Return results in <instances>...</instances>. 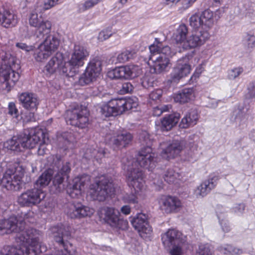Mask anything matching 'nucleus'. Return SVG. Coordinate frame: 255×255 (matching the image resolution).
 <instances>
[{
    "label": "nucleus",
    "instance_id": "1",
    "mask_svg": "<svg viewBox=\"0 0 255 255\" xmlns=\"http://www.w3.org/2000/svg\"><path fill=\"white\" fill-rule=\"evenodd\" d=\"M41 233L34 229H27L15 236L16 246H5L0 255H37L44 251L41 245Z\"/></svg>",
    "mask_w": 255,
    "mask_h": 255
},
{
    "label": "nucleus",
    "instance_id": "2",
    "mask_svg": "<svg viewBox=\"0 0 255 255\" xmlns=\"http://www.w3.org/2000/svg\"><path fill=\"white\" fill-rule=\"evenodd\" d=\"M44 133L40 129L24 130L18 136H14L4 143V146L8 149L21 151L25 148H32L44 138Z\"/></svg>",
    "mask_w": 255,
    "mask_h": 255
},
{
    "label": "nucleus",
    "instance_id": "3",
    "mask_svg": "<svg viewBox=\"0 0 255 255\" xmlns=\"http://www.w3.org/2000/svg\"><path fill=\"white\" fill-rule=\"evenodd\" d=\"M0 59L1 60L0 81L8 91L19 79V74L15 71L19 68V65L16 64L14 57L4 52L0 53Z\"/></svg>",
    "mask_w": 255,
    "mask_h": 255
},
{
    "label": "nucleus",
    "instance_id": "4",
    "mask_svg": "<svg viewBox=\"0 0 255 255\" xmlns=\"http://www.w3.org/2000/svg\"><path fill=\"white\" fill-rule=\"evenodd\" d=\"M133 162H131V166L127 165V177L129 186L133 188L134 193L127 194L123 197L125 202L130 204L137 203L136 194L143 189L144 185L143 173L139 168L134 167Z\"/></svg>",
    "mask_w": 255,
    "mask_h": 255
},
{
    "label": "nucleus",
    "instance_id": "5",
    "mask_svg": "<svg viewBox=\"0 0 255 255\" xmlns=\"http://www.w3.org/2000/svg\"><path fill=\"white\" fill-rule=\"evenodd\" d=\"M114 192L113 181L110 176L107 175L100 177L90 186V195L94 200L104 201Z\"/></svg>",
    "mask_w": 255,
    "mask_h": 255
},
{
    "label": "nucleus",
    "instance_id": "6",
    "mask_svg": "<svg viewBox=\"0 0 255 255\" xmlns=\"http://www.w3.org/2000/svg\"><path fill=\"white\" fill-rule=\"evenodd\" d=\"M47 160L50 165L49 169L52 171L53 184L59 187L71 171L70 163L57 155L49 156Z\"/></svg>",
    "mask_w": 255,
    "mask_h": 255
},
{
    "label": "nucleus",
    "instance_id": "7",
    "mask_svg": "<svg viewBox=\"0 0 255 255\" xmlns=\"http://www.w3.org/2000/svg\"><path fill=\"white\" fill-rule=\"evenodd\" d=\"M89 113L85 108L77 106L66 112V122L68 124L83 128L89 124Z\"/></svg>",
    "mask_w": 255,
    "mask_h": 255
},
{
    "label": "nucleus",
    "instance_id": "8",
    "mask_svg": "<svg viewBox=\"0 0 255 255\" xmlns=\"http://www.w3.org/2000/svg\"><path fill=\"white\" fill-rule=\"evenodd\" d=\"M23 172L18 173L13 169H8L4 172L1 180V185L8 190L18 191L24 185L21 179Z\"/></svg>",
    "mask_w": 255,
    "mask_h": 255
},
{
    "label": "nucleus",
    "instance_id": "9",
    "mask_svg": "<svg viewBox=\"0 0 255 255\" xmlns=\"http://www.w3.org/2000/svg\"><path fill=\"white\" fill-rule=\"evenodd\" d=\"M45 196V193L41 189L34 188L22 193L18 197L17 202L21 206L32 207L39 204Z\"/></svg>",
    "mask_w": 255,
    "mask_h": 255
},
{
    "label": "nucleus",
    "instance_id": "10",
    "mask_svg": "<svg viewBox=\"0 0 255 255\" xmlns=\"http://www.w3.org/2000/svg\"><path fill=\"white\" fill-rule=\"evenodd\" d=\"M25 221H18L15 216H11L8 219L0 220V233L7 234L15 233L17 235L19 232L25 231L29 228H25Z\"/></svg>",
    "mask_w": 255,
    "mask_h": 255
},
{
    "label": "nucleus",
    "instance_id": "11",
    "mask_svg": "<svg viewBox=\"0 0 255 255\" xmlns=\"http://www.w3.org/2000/svg\"><path fill=\"white\" fill-rule=\"evenodd\" d=\"M139 69L134 65H128L117 67L108 73L112 79H132L138 76Z\"/></svg>",
    "mask_w": 255,
    "mask_h": 255
},
{
    "label": "nucleus",
    "instance_id": "12",
    "mask_svg": "<svg viewBox=\"0 0 255 255\" xmlns=\"http://www.w3.org/2000/svg\"><path fill=\"white\" fill-rule=\"evenodd\" d=\"M136 162L142 167L152 170L155 167V154L149 145H146L139 152Z\"/></svg>",
    "mask_w": 255,
    "mask_h": 255
},
{
    "label": "nucleus",
    "instance_id": "13",
    "mask_svg": "<svg viewBox=\"0 0 255 255\" xmlns=\"http://www.w3.org/2000/svg\"><path fill=\"white\" fill-rule=\"evenodd\" d=\"M209 37L210 34L207 30L196 31L187 37L183 43L182 48L188 49L200 46L204 44Z\"/></svg>",
    "mask_w": 255,
    "mask_h": 255
},
{
    "label": "nucleus",
    "instance_id": "14",
    "mask_svg": "<svg viewBox=\"0 0 255 255\" xmlns=\"http://www.w3.org/2000/svg\"><path fill=\"white\" fill-rule=\"evenodd\" d=\"M189 56L183 57L177 61L173 72L170 74L171 82H177L181 78L187 76L191 71V66L188 63Z\"/></svg>",
    "mask_w": 255,
    "mask_h": 255
},
{
    "label": "nucleus",
    "instance_id": "15",
    "mask_svg": "<svg viewBox=\"0 0 255 255\" xmlns=\"http://www.w3.org/2000/svg\"><path fill=\"white\" fill-rule=\"evenodd\" d=\"M161 240L164 247L170 249L172 246L183 244L184 240L182 234L174 229H169L161 235Z\"/></svg>",
    "mask_w": 255,
    "mask_h": 255
},
{
    "label": "nucleus",
    "instance_id": "16",
    "mask_svg": "<svg viewBox=\"0 0 255 255\" xmlns=\"http://www.w3.org/2000/svg\"><path fill=\"white\" fill-rule=\"evenodd\" d=\"M65 212L71 218H80L90 216L94 213V210L81 204L70 203L67 206Z\"/></svg>",
    "mask_w": 255,
    "mask_h": 255
},
{
    "label": "nucleus",
    "instance_id": "17",
    "mask_svg": "<svg viewBox=\"0 0 255 255\" xmlns=\"http://www.w3.org/2000/svg\"><path fill=\"white\" fill-rule=\"evenodd\" d=\"M159 204L161 210L167 214L177 212L181 206V202L178 198L169 196L161 197Z\"/></svg>",
    "mask_w": 255,
    "mask_h": 255
},
{
    "label": "nucleus",
    "instance_id": "18",
    "mask_svg": "<svg viewBox=\"0 0 255 255\" xmlns=\"http://www.w3.org/2000/svg\"><path fill=\"white\" fill-rule=\"evenodd\" d=\"M219 179L218 175H210L209 178L203 182L195 191L197 198L203 197L215 188Z\"/></svg>",
    "mask_w": 255,
    "mask_h": 255
},
{
    "label": "nucleus",
    "instance_id": "19",
    "mask_svg": "<svg viewBox=\"0 0 255 255\" xmlns=\"http://www.w3.org/2000/svg\"><path fill=\"white\" fill-rule=\"evenodd\" d=\"M133 136L126 131H118L110 139V144L114 149L126 147L129 144Z\"/></svg>",
    "mask_w": 255,
    "mask_h": 255
},
{
    "label": "nucleus",
    "instance_id": "20",
    "mask_svg": "<svg viewBox=\"0 0 255 255\" xmlns=\"http://www.w3.org/2000/svg\"><path fill=\"white\" fill-rule=\"evenodd\" d=\"M133 227L141 234H150L152 232L151 227L148 224L147 216L139 213L130 221Z\"/></svg>",
    "mask_w": 255,
    "mask_h": 255
},
{
    "label": "nucleus",
    "instance_id": "21",
    "mask_svg": "<svg viewBox=\"0 0 255 255\" xmlns=\"http://www.w3.org/2000/svg\"><path fill=\"white\" fill-rule=\"evenodd\" d=\"M89 53L86 48L80 44L74 45L71 57V62L75 65L83 66L84 61L88 57Z\"/></svg>",
    "mask_w": 255,
    "mask_h": 255
},
{
    "label": "nucleus",
    "instance_id": "22",
    "mask_svg": "<svg viewBox=\"0 0 255 255\" xmlns=\"http://www.w3.org/2000/svg\"><path fill=\"white\" fill-rule=\"evenodd\" d=\"M89 181L90 177L87 175L75 178L73 180V184L68 187L67 193L73 198L77 197L81 194L84 186L88 184Z\"/></svg>",
    "mask_w": 255,
    "mask_h": 255
},
{
    "label": "nucleus",
    "instance_id": "23",
    "mask_svg": "<svg viewBox=\"0 0 255 255\" xmlns=\"http://www.w3.org/2000/svg\"><path fill=\"white\" fill-rule=\"evenodd\" d=\"M149 60L153 63V67L151 68V72L156 74H160L166 71L170 64L169 58L161 57L153 55L149 56Z\"/></svg>",
    "mask_w": 255,
    "mask_h": 255
},
{
    "label": "nucleus",
    "instance_id": "24",
    "mask_svg": "<svg viewBox=\"0 0 255 255\" xmlns=\"http://www.w3.org/2000/svg\"><path fill=\"white\" fill-rule=\"evenodd\" d=\"M19 100L24 109L33 112L37 110L39 101L35 94L28 92L23 93L20 95Z\"/></svg>",
    "mask_w": 255,
    "mask_h": 255
},
{
    "label": "nucleus",
    "instance_id": "25",
    "mask_svg": "<svg viewBox=\"0 0 255 255\" xmlns=\"http://www.w3.org/2000/svg\"><path fill=\"white\" fill-rule=\"evenodd\" d=\"M0 22L5 27L14 26L16 23V16L7 5L0 6Z\"/></svg>",
    "mask_w": 255,
    "mask_h": 255
},
{
    "label": "nucleus",
    "instance_id": "26",
    "mask_svg": "<svg viewBox=\"0 0 255 255\" xmlns=\"http://www.w3.org/2000/svg\"><path fill=\"white\" fill-rule=\"evenodd\" d=\"M184 146L183 141H173L167 147L163 150L162 156L163 157L169 160L177 156Z\"/></svg>",
    "mask_w": 255,
    "mask_h": 255
},
{
    "label": "nucleus",
    "instance_id": "27",
    "mask_svg": "<svg viewBox=\"0 0 255 255\" xmlns=\"http://www.w3.org/2000/svg\"><path fill=\"white\" fill-rule=\"evenodd\" d=\"M63 57L60 53H57L55 56L53 57L47 65L45 66L43 71L47 75H51L59 69L60 71V66L62 65Z\"/></svg>",
    "mask_w": 255,
    "mask_h": 255
},
{
    "label": "nucleus",
    "instance_id": "28",
    "mask_svg": "<svg viewBox=\"0 0 255 255\" xmlns=\"http://www.w3.org/2000/svg\"><path fill=\"white\" fill-rule=\"evenodd\" d=\"M198 118L197 111L195 109H191L182 119L180 126L184 128L193 126L197 124Z\"/></svg>",
    "mask_w": 255,
    "mask_h": 255
},
{
    "label": "nucleus",
    "instance_id": "29",
    "mask_svg": "<svg viewBox=\"0 0 255 255\" xmlns=\"http://www.w3.org/2000/svg\"><path fill=\"white\" fill-rule=\"evenodd\" d=\"M200 16L201 19V23L202 24V29L204 30H207L211 28L214 24V12L209 9H205L203 11Z\"/></svg>",
    "mask_w": 255,
    "mask_h": 255
},
{
    "label": "nucleus",
    "instance_id": "30",
    "mask_svg": "<svg viewBox=\"0 0 255 255\" xmlns=\"http://www.w3.org/2000/svg\"><path fill=\"white\" fill-rule=\"evenodd\" d=\"M179 119V114L178 113H174L164 117L161 121V130L162 131L170 130L177 124Z\"/></svg>",
    "mask_w": 255,
    "mask_h": 255
},
{
    "label": "nucleus",
    "instance_id": "31",
    "mask_svg": "<svg viewBox=\"0 0 255 255\" xmlns=\"http://www.w3.org/2000/svg\"><path fill=\"white\" fill-rule=\"evenodd\" d=\"M194 97L193 88H185L179 91L174 97V100L180 103H185L192 100Z\"/></svg>",
    "mask_w": 255,
    "mask_h": 255
},
{
    "label": "nucleus",
    "instance_id": "32",
    "mask_svg": "<svg viewBox=\"0 0 255 255\" xmlns=\"http://www.w3.org/2000/svg\"><path fill=\"white\" fill-rule=\"evenodd\" d=\"M79 65H75L71 62L70 59L68 62H65L60 66V71L69 77H73L79 73Z\"/></svg>",
    "mask_w": 255,
    "mask_h": 255
},
{
    "label": "nucleus",
    "instance_id": "33",
    "mask_svg": "<svg viewBox=\"0 0 255 255\" xmlns=\"http://www.w3.org/2000/svg\"><path fill=\"white\" fill-rule=\"evenodd\" d=\"M59 45V39L56 37L50 35L46 38L44 42L41 44V48L46 49L52 53V52L58 48Z\"/></svg>",
    "mask_w": 255,
    "mask_h": 255
},
{
    "label": "nucleus",
    "instance_id": "34",
    "mask_svg": "<svg viewBox=\"0 0 255 255\" xmlns=\"http://www.w3.org/2000/svg\"><path fill=\"white\" fill-rule=\"evenodd\" d=\"M104 210L106 221L110 225H116V221H118L120 217V213L119 211L111 207H106Z\"/></svg>",
    "mask_w": 255,
    "mask_h": 255
},
{
    "label": "nucleus",
    "instance_id": "35",
    "mask_svg": "<svg viewBox=\"0 0 255 255\" xmlns=\"http://www.w3.org/2000/svg\"><path fill=\"white\" fill-rule=\"evenodd\" d=\"M188 33V28L186 25L182 24L179 26L173 34V38L177 43L182 44L185 41Z\"/></svg>",
    "mask_w": 255,
    "mask_h": 255
},
{
    "label": "nucleus",
    "instance_id": "36",
    "mask_svg": "<svg viewBox=\"0 0 255 255\" xmlns=\"http://www.w3.org/2000/svg\"><path fill=\"white\" fill-rule=\"evenodd\" d=\"M232 119H234L239 126H241L246 124L248 116L243 109L238 108L233 112Z\"/></svg>",
    "mask_w": 255,
    "mask_h": 255
},
{
    "label": "nucleus",
    "instance_id": "37",
    "mask_svg": "<svg viewBox=\"0 0 255 255\" xmlns=\"http://www.w3.org/2000/svg\"><path fill=\"white\" fill-rule=\"evenodd\" d=\"M52 176H53L52 171L51 169L48 168L36 180L35 184L37 187V188L45 187L48 185L51 180Z\"/></svg>",
    "mask_w": 255,
    "mask_h": 255
},
{
    "label": "nucleus",
    "instance_id": "38",
    "mask_svg": "<svg viewBox=\"0 0 255 255\" xmlns=\"http://www.w3.org/2000/svg\"><path fill=\"white\" fill-rule=\"evenodd\" d=\"M86 68L98 77L102 70V61L98 58H94L90 61Z\"/></svg>",
    "mask_w": 255,
    "mask_h": 255
},
{
    "label": "nucleus",
    "instance_id": "39",
    "mask_svg": "<svg viewBox=\"0 0 255 255\" xmlns=\"http://www.w3.org/2000/svg\"><path fill=\"white\" fill-rule=\"evenodd\" d=\"M109 103L117 115H121L125 112L123 107L125 103H124L123 98L112 99L109 101Z\"/></svg>",
    "mask_w": 255,
    "mask_h": 255
},
{
    "label": "nucleus",
    "instance_id": "40",
    "mask_svg": "<svg viewBox=\"0 0 255 255\" xmlns=\"http://www.w3.org/2000/svg\"><path fill=\"white\" fill-rule=\"evenodd\" d=\"M96 76L94 75L87 68L85 72L80 77L79 79V83L81 86H85L89 84L96 78Z\"/></svg>",
    "mask_w": 255,
    "mask_h": 255
},
{
    "label": "nucleus",
    "instance_id": "41",
    "mask_svg": "<svg viewBox=\"0 0 255 255\" xmlns=\"http://www.w3.org/2000/svg\"><path fill=\"white\" fill-rule=\"evenodd\" d=\"M51 22L48 20H43L42 22L37 27L36 30L38 33V36H43L50 33L51 28Z\"/></svg>",
    "mask_w": 255,
    "mask_h": 255
},
{
    "label": "nucleus",
    "instance_id": "42",
    "mask_svg": "<svg viewBox=\"0 0 255 255\" xmlns=\"http://www.w3.org/2000/svg\"><path fill=\"white\" fill-rule=\"evenodd\" d=\"M43 18L41 13H38L36 11H32L29 18V24L30 26L37 28L42 22Z\"/></svg>",
    "mask_w": 255,
    "mask_h": 255
},
{
    "label": "nucleus",
    "instance_id": "43",
    "mask_svg": "<svg viewBox=\"0 0 255 255\" xmlns=\"http://www.w3.org/2000/svg\"><path fill=\"white\" fill-rule=\"evenodd\" d=\"M51 53L46 49L41 48V45L34 53V57L37 62H42L46 59Z\"/></svg>",
    "mask_w": 255,
    "mask_h": 255
},
{
    "label": "nucleus",
    "instance_id": "44",
    "mask_svg": "<svg viewBox=\"0 0 255 255\" xmlns=\"http://www.w3.org/2000/svg\"><path fill=\"white\" fill-rule=\"evenodd\" d=\"M178 173L171 168L168 169L162 175L164 181L167 183H173L179 177Z\"/></svg>",
    "mask_w": 255,
    "mask_h": 255
},
{
    "label": "nucleus",
    "instance_id": "45",
    "mask_svg": "<svg viewBox=\"0 0 255 255\" xmlns=\"http://www.w3.org/2000/svg\"><path fill=\"white\" fill-rule=\"evenodd\" d=\"M62 140L64 142V145L62 147L66 149L68 148H72L73 147V143L75 141V138L71 133H64L62 135Z\"/></svg>",
    "mask_w": 255,
    "mask_h": 255
},
{
    "label": "nucleus",
    "instance_id": "46",
    "mask_svg": "<svg viewBox=\"0 0 255 255\" xmlns=\"http://www.w3.org/2000/svg\"><path fill=\"white\" fill-rule=\"evenodd\" d=\"M134 54L133 51L126 50L118 55L117 61L119 63H125L133 58Z\"/></svg>",
    "mask_w": 255,
    "mask_h": 255
},
{
    "label": "nucleus",
    "instance_id": "47",
    "mask_svg": "<svg viewBox=\"0 0 255 255\" xmlns=\"http://www.w3.org/2000/svg\"><path fill=\"white\" fill-rule=\"evenodd\" d=\"M221 251L226 255H241L243 253V250L241 249L236 248L230 245L221 248Z\"/></svg>",
    "mask_w": 255,
    "mask_h": 255
},
{
    "label": "nucleus",
    "instance_id": "48",
    "mask_svg": "<svg viewBox=\"0 0 255 255\" xmlns=\"http://www.w3.org/2000/svg\"><path fill=\"white\" fill-rule=\"evenodd\" d=\"M114 111V110L112 108L109 102L107 104L103 105L101 108L102 115L103 117L106 118L117 116V114Z\"/></svg>",
    "mask_w": 255,
    "mask_h": 255
},
{
    "label": "nucleus",
    "instance_id": "49",
    "mask_svg": "<svg viewBox=\"0 0 255 255\" xmlns=\"http://www.w3.org/2000/svg\"><path fill=\"white\" fill-rule=\"evenodd\" d=\"M124 103H125L123 106L125 109V112L135 109L138 106L136 98L124 99Z\"/></svg>",
    "mask_w": 255,
    "mask_h": 255
},
{
    "label": "nucleus",
    "instance_id": "50",
    "mask_svg": "<svg viewBox=\"0 0 255 255\" xmlns=\"http://www.w3.org/2000/svg\"><path fill=\"white\" fill-rule=\"evenodd\" d=\"M190 25L195 29L201 27L202 28V24L201 23V19L200 14H195L191 16L189 19Z\"/></svg>",
    "mask_w": 255,
    "mask_h": 255
},
{
    "label": "nucleus",
    "instance_id": "51",
    "mask_svg": "<svg viewBox=\"0 0 255 255\" xmlns=\"http://www.w3.org/2000/svg\"><path fill=\"white\" fill-rule=\"evenodd\" d=\"M140 142L143 145H151V140L148 133L146 131H142L138 135Z\"/></svg>",
    "mask_w": 255,
    "mask_h": 255
},
{
    "label": "nucleus",
    "instance_id": "52",
    "mask_svg": "<svg viewBox=\"0 0 255 255\" xmlns=\"http://www.w3.org/2000/svg\"><path fill=\"white\" fill-rule=\"evenodd\" d=\"M99 1L100 0H88L84 3L79 5V10L80 12H83L93 7L94 5L98 3Z\"/></svg>",
    "mask_w": 255,
    "mask_h": 255
},
{
    "label": "nucleus",
    "instance_id": "53",
    "mask_svg": "<svg viewBox=\"0 0 255 255\" xmlns=\"http://www.w3.org/2000/svg\"><path fill=\"white\" fill-rule=\"evenodd\" d=\"M196 0H165V3L169 4L171 3H177L180 2L183 9H187Z\"/></svg>",
    "mask_w": 255,
    "mask_h": 255
},
{
    "label": "nucleus",
    "instance_id": "54",
    "mask_svg": "<svg viewBox=\"0 0 255 255\" xmlns=\"http://www.w3.org/2000/svg\"><path fill=\"white\" fill-rule=\"evenodd\" d=\"M210 247L208 244H201L199 246L197 255H211Z\"/></svg>",
    "mask_w": 255,
    "mask_h": 255
},
{
    "label": "nucleus",
    "instance_id": "55",
    "mask_svg": "<svg viewBox=\"0 0 255 255\" xmlns=\"http://www.w3.org/2000/svg\"><path fill=\"white\" fill-rule=\"evenodd\" d=\"M243 72L242 67L235 68L228 71V78L230 80H234L238 77Z\"/></svg>",
    "mask_w": 255,
    "mask_h": 255
},
{
    "label": "nucleus",
    "instance_id": "56",
    "mask_svg": "<svg viewBox=\"0 0 255 255\" xmlns=\"http://www.w3.org/2000/svg\"><path fill=\"white\" fill-rule=\"evenodd\" d=\"M246 98L253 99L255 98V80L251 83L248 87V92L246 94Z\"/></svg>",
    "mask_w": 255,
    "mask_h": 255
},
{
    "label": "nucleus",
    "instance_id": "57",
    "mask_svg": "<svg viewBox=\"0 0 255 255\" xmlns=\"http://www.w3.org/2000/svg\"><path fill=\"white\" fill-rule=\"evenodd\" d=\"M182 244L172 246L170 249H167L169 250L170 255H183V252L182 249Z\"/></svg>",
    "mask_w": 255,
    "mask_h": 255
},
{
    "label": "nucleus",
    "instance_id": "58",
    "mask_svg": "<svg viewBox=\"0 0 255 255\" xmlns=\"http://www.w3.org/2000/svg\"><path fill=\"white\" fill-rule=\"evenodd\" d=\"M133 89L132 85L130 82H127L122 84L120 92L121 94H125L130 93Z\"/></svg>",
    "mask_w": 255,
    "mask_h": 255
},
{
    "label": "nucleus",
    "instance_id": "59",
    "mask_svg": "<svg viewBox=\"0 0 255 255\" xmlns=\"http://www.w3.org/2000/svg\"><path fill=\"white\" fill-rule=\"evenodd\" d=\"M116 225H111V226L117 228L125 230L128 229V222L127 220L118 218V220L116 221Z\"/></svg>",
    "mask_w": 255,
    "mask_h": 255
},
{
    "label": "nucleus",
    "instance_id": "60",
    "mask_svg": "<svg viewBox=\"0 0 255 255\" xmlns=\"http://www.w3.org/2000/svg\"><path fill=\"white\" fill-rule=\"evenodd\" d=\"M217 214L223 231L225 232H229L230 231V227L229 225L228 221L223 219L221 220L222 215L218 211H217Z\"/></svg>",
    "mask_w": 255,
    "mask_h": 255
},
{
    "label": "nucleus",
    "instance_id": "61",
    "mask_svg": "<svg viewBox=\"0 0 255 255\" xmlns=\"http://www.w3.org/2000/svg\"><path fill=\"white\" fill-rule=\"evenodd\" d=\"M155 41H157L156 45L155 43H153L149 47L150 52L151 53L150 56L153 55H158V53H159L160 52V46H162V44L160 43L159 41H157V38H155Z\"/></svg>",
    "mask_w": 255,
    "mask_h": 255
},
{
    "label": "nucleus",
    "instance_id": "62",
    "mask_svg": "<svg viewBox=\"0 0 255 255\" xmlns=\"http://www.w3.org/2000/svg\"><path fill=\"white\" fill-rule=\"evenodd\" d=\"M171 51L169 46L166 45L164 46H160V50L159 53L157 56H161V57H165L169 58L171 56Z\"/></svg>",
    "mask_w": 255,
    "mask_h": 255
},
{
    "label": "nucleus",
    "instance_id": "63",
    "mask_svg": "<svg viewBox=\"0 0 255 255\" xmlns=\"http://www.w3.org/2000/svg\"><path fill=\"white\" fill-rule=\"evenodd\" d=\"M8 113L13 117H14L16 119L18 118V111L16 109L15 105L14 103L11 102L8 104Z\"/></svg>",
    "mask_w": 255,
    "mask_h": 255
},
{
    "label": "nucleus",
    "instance_id": "64",
    "mask_svg": "<svg viewBox=\"0 0 255 255\" xmlns=\"http://www.w3.org/2000/svg\"><path fill=\"white\" fill-rule=\"evenodd\" d=\"M168 110V106H157L153 108V115L154 116L159 117L163 112H167Z\"/></svg>",
    "mask_w": 255,
    "mask_h": 255
}]
</instances>
